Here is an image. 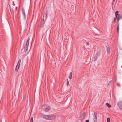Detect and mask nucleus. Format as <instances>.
I'll return each instance as SVG.
<instances>
[{
    "mask_svg": "<svg viewBox=\"0 0 122 122\" xmlns=\"http://www.w3.org/2000/svg\"><path fill=\"white\" fill-rule=\"evenodd\" d=\"M43 117L45 119L52 120L56 118V115L54 114H50L47 115H44L43 116Z\"/></svg>",
    "mask_w": 122,
    "mask_h": 122,
    "instance_id": "1",
    "label": "nucleus"
},
{
    "mask_svg": "<svg viewBox=\"0 0 122 122\" xmlns=\"http://www.w3.org/2000/svg\"><path fill=\"white\" fill-rule=\"evenodd\" d=\"M45 14H46V16L45 17V20H44V19H43V22H42V24H41L40 26V27L41 28H42L43 27L44 25V24L45 23V20H46L47 19V13H46V12Z\"/></svg>",
    "mask_w": 122,
    "mask_h": 122,
    "instance_id": "2",
    "label": "nucleus"
},
{
    "mask_svg": "<svg viewBox=\"0 0 122 122\" xmlns=\"http://www.w3.org/2000/svg\"><path fill=\"white\" fill-rule=\"evenodd\" d=\"M43 107L45 111L48 112L50 110V108L49 106L47 105H45L43 106Z\"/></svg>",
    "mask_w": 122,
    "mask_h": 122,
    "instance_id": "3",
    "label": "nucleus"
},
{
    "mask_svg": "<svg viewBox=\"0 0 122 122\" xmlns=\"http://www.w3.org/2000/svg\"><path fill=\"white\" fill-rule=\"evenodd\" d=\"M21 60L20 59H19L18 62L16 66L15 71L16 72H17L18 71V69H19L20 66Z\"/></svg>",
    "mask_w": 122,
    "mask_h": 122,
    "instance_id": "4",
    "label": "nucleus"
},
{
    "mask_svg": "<svg viewBox=\"0 0 122 122\" xmlns=\"http://www.w3.org/2000/svg\"><path fill=\"white\" fill-rule=\"evenodd\" d=\"M97 117L95 113L93 116V118L91 120V122H97Z\"/></svg>",
    "mask_w": 122,
    "mask_h": 122,
    "instance_id": "5",
    "label": "nucleus"
},
{
    "mask_svg": "<svg viewBox=\"0 0 122 122\" xmlns=\"http://www.w3.org/2000/svg\"><path fill=\"white\" fill-rule=\"evenodd\" d=\"M22 14L23 17L24 19L25 20L26 18V15L25 11L24 8H22Z\"/></svg>",
    "mask_w": 122,
    "mask_h": 122,
    "instance_id": "6",
    "label": "nucleus"
},
{
    "mask_svg": "<svg viewBox=\"0 0 122 122\" xmlns=\"http://www.w3.org/2000/svg\"><path fill=\"white\" fill-rule=\"evenodd\" d=\"M99 55L100 53L99 52H97L96 53V55H95V56L94 58V61H95L96 60Z\"/></svg>",
    "mask_w": 122,
    "mask_h": 122,
    "instance_id": "7",
    "label": "nucleus"
},
{
    "mask_svg": "<svg viewBox=\"0 0 122 122\" xmlns=\"http://www.w3.org/2000/svg\"><path fill=\"white\" fill-rule=\"evenodd\" d=\"M117 105L122 110V101L119 102L118 103Z\"/></svg>",
    "mask_w": 122,
    "mask_h": 122,
    "instance_id": "8",
    "label": "nucleus"
},
{
    "mask_svg": "<svg viewBox=\"0 0 122 122\" xmlns=\"http://www.w3.org/2000/svg\"><path fill=\"white\" fill-rule=\"evenodd\" d=\"M29 45V44L27 45L26 44L24 46L25 51V52H26L27 51L28 49V46Z\"/></svg>",
    "mask_w": 122,
    "mask_h": 122,
    "instance_id": "9",
    "label": "nucleus"
},
{
    "mask_svg": "<svg viewBox=\"0 0 122 122\" xmlns=\"http://www.w3.org/2000/svg\"><path fill=\"white\" fill-rule=\"evenodd\" d=\"M117 18V21H118L119 20L122 18V14L121 15L118 14Z\"/></svg>",
    "mask_w": 122,
    "mask_h": 122,
    "instance_id": "10",
    "label": "nucleus"
},
{
    "mask_svg": "<svg viewBox=\"0 0 122 122\" xmlns=\"http://www.w3.org/2000/svg\"><path fill=\"white\" fill-rule=\"evenodd\" d=\"M119 12L118 11H116L115 13V15L116 17V18H117L118 16Z\"/></svg>",
    "mask_w": 122,
    "mask_h": 122,
    "instance_id": "11",
    "label": "nucleus"
},
{
    "mask_svg": "<svg viewBox=\"0 0 122 122\" xmlns=\"http://www.w3.org/2000/svg\"><path fill=\"white\" fill-rule=\"evenodd\" d=\"M72 72H71L70 74L69 77V78L70 79H71L72 78Z\"/></svg>",
    "mask_w": 122,
    "mask_h": 122,
    "instance_id": "12",
    "label": "nucleus"
},
{
    "mask_svg": "<svg viewBox=\"0 0 122 122\" xmlns=\"http://www.w3.org/2000/svg\"><path fill=\"white\" fill-rule=\"evenodd\" d=\"M107 51L108 54H110V48L107 46H106Z\"/></svg>",
    "mask_w": 122,
    "mask_h": 122,
    "instance_id": "13",
    "label": "nucleus"
},
{
    "mask_svg": "<svg viewBox=\"0 0 122 122\" xmlns=\"http://www.w3.org/2000/svg\"><path fill=\"white\" fill-rule=\"evenodd\" d=\"M106 105L107 107L109 108H110L111 107V106L108 103H106Z\"/></svg>",
    "mask_w": 122,
    "mask_h": 122,
    "instance_id": "14",
    "label": "nucleus"
},
{
    "mask_svg": "<svg viewBox=\"0 0 122 122\" xmlns=\"http://www.w3.org/2000/svg\"><path fill=\"white\" fill-rule=\"evenodd\" d=\"M119 24H118L117 27V32L118 34H119Z\"/></svg>",
    "mask_w": 122,
    "mask_h": 122,
    "instance_id": "15",
    "label": "nucleus"
},
{
    "mask_svg": "<svg viewBox=\"0 0 122 122\" xmlns=\"http://www.w3.org/2000/svg\"><path fill=\"white\" fill-rule=\"evenodd\" d=\"M29 39H29V38H28L27 40V41L26 42V44L27 45V44L29 45Z\"/></svg>",
    "mask_w": 122,
    "mask_h": 122,
    "instance_id": "16",
    "label": "nucleus"
},
{
    "mask_svg": "<svg viewBox=\"0 0 122 122\" xmlns=\"http://www.w3.org/2000/svg\"><path fill=\"white\" fill-rule=\"evenodd\" d=\"M66 80H67V83H66V86H68L69 85V81L68 80V79H67Z\"/></svg>",
    "mask_w": 122,
    "mask_h": 122,
    "instance_id": "17",
    "label": "nucleus"
},
{
    "mask_svg": "<svg viewBox=\"0 0 122 122\" xmlns=\"http://www.w3.org/2000/svg\"><path fill=\"white\" fill-rule=\"evenodd\" d=\"M110 119L109 118H107V122H110Z\"/></svg>",
    "mask_w": 122,
    "mask_h": 122,
    "instance_id": "18",
    "label": "nucleus"
},
{
    "mask_svg": "<svg viewBox=\"0 0 122 122\" xmlns=\"http://www.w3.org/2000/svg\"><path fill=\"white\" fill-rule=\"evenodd\" d=\"M116 18H116V17H115L114 18V20H113V22H115V20H116Z\"/></svg>",
    "mask_w": 122,
    "mask_h": 122,
    "instance_id": "19",
    "label": "nucleus"
},
{
    "mask_svg": "<svg viewBox=\"0 0 122 122\" xmlns=\"http://www.w3.org/2000/svg\"><path fill=\"white\" fill-rule=\"evenodd\" d=\"M111 81H109V82H108V86H109V85L111 83Z\"/></svg>",
    "mask_w": 122,
    "mask_h": 122,
    "instance_id": "20",
    "label": "nucleus"
},
{
    "mask_svg": "<svg viewBox=\"0 0 122 122\" xmlns=\"http://www.w3.org/2000/svg\"><path fill=\"white\" fill-rule=\"evenodd\" d=\"M85 122H89V121L88 120H87Z\"/></svg>",
    "mask_w": 122,
    "mask_h": 122,
    "instance_id": "21",
    "label": "nucleus"
},
{
    "mask_svg": "<svg viewBox=\"0 0 122 122\" xmlns=\"http://www.w3.org/2000/svg\"><path fill=\"white\" fill-rule=\"evenodd\" d=\"M30 120H33V118L32 117H31V118Z\"/></svg>",
    "mask_w": 122,
    "mask_h": 122,
    "instance_id": "22",
    "label": "nucleus"
},
{
    "mask_svg": "<svg viewBox=\"0 0 122 122\" xmlns=\"http://www.w3.org/2000/svg\"><path fill=\"white\" fill-rule=\"evenodd\" d=\"M33 122V120H30V122Z\"/></svg>",
    "mask_w": 122,
    "mask_h": 122,
    "instance_id": "23",
    "label": "nucleus"
},
{
    "mask_svg": "<svg viewBox=\"0 0 122 122\" xmlns=\"http://www.w3.org/2000/svg\"><path fill=\"white\" fill-rule=\"evenodd\" d=\"M86 44L87 45H89V43L88 42H87Z\"/></svg>",
    "mask_w": 122,
    "mask_h": 122,
    "instance_id": "24",
    "label": "nucleus"
},
{
    "mask_svg": "<svg viewBox=\"0 0 122 122\" xmlns=\"http://www.w3.org/2000/svg\"><path fill=\"white\" fill-rule=\"evenodd\" d=\"M113 1H114V0H113ZM113 2L112 3V6H113Z\"/></svg>",
    "mask_w": 122,
    "mask_h": 122,
    "instance_id": "25",
    "label": "nucleus"
}]
</instances>
